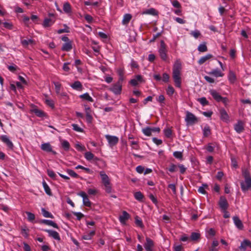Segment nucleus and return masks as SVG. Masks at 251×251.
Segmentation results:
<instances>
[{"label":"nucleus","instance_id":"nucleus-35","mask_svg":"<svg viewBox=\"0 0 251 251\" xmlns=\"http://www.w3.org/2000/svg\"><path fill=\"white\" fill-rule=\"evenodd\" d=\"M21 44L24 47H27L28 45L32 44L34 41L31 39L28 40H21Z\"/></svg>","mask_w":251,"mask_h":251},{"label":"nucleus","instance_id":"nucleus-18","mask_svg":"<svg viewBox=\"0 0 251 251\" xmlns=\"http://www.w3.org/2000/svg\"><path fill=\"white\" fill-rule=\"evenodd\" d=\"M234 129L238 133H240L244 130L243 123L241 121H239L234 125Z\"/></svg>","mask_w":251,"mask_h":251},{"label":"nucleus","instance_id":"nucleus-19","mask_svg":"<svg viewBox=\"0 0 251 251\" xmlns=\"http://www.w3.org/2000/svg\"><path fill=\"white\" fill-rule=\"evenodd\" d=\"M129 214L126 211H124L122 215L119 217V220L122 224H125L126 221L129 218Z\"/></svg>","mask_w":251,"mask_h":251},{"label":"nucleus","instance_id":"nucleus-15","mask_svg":"<svg viewBox=\"0 0 251 251\" xmlns=\"http://www.w3.org/2000/svg\"><path fill=\"white\" fill-rule=\"evenodd\" d=\"M45 231L49 233V236L58 241L60 240V236L57 231L50 229H45Z\"/></svg>","mask_w":251,"mask_h":251},{"label":"nucleus","instance_id":"nucleus-23","mask_svg":"<svg viewBox=\"0 0 251 251\" xmlns=\"http://www.w3.org/2000/svg\"><path fill=\"white\" fill-rule=\"evenodd\" d=\"M247 247H249L251 248V242L248 240H244L241 244L240 249L243 250L245 251Z\"/></svg>","mask_w":251,"mask_h":251},{"label":"nucleus","instance_id":"nucleus-33","mask_svg":"<svg viewBox=\"0 0 251 251\" xmlns=\"http://www.w3.org/2000/svg\"><path fill=\"white\" fill-rule=\"evenodd\" d=\"M42 214H43V216L46 218H50L51 219L54 218V216L53 215L49 212V211H47L45 208H42L41 209Z\"/></svg>","mask_w":251,"mask_h":251},{"label":"nucleus","instance_id":"nucleus-57","mask_svg":"<svg viewBox=\"0 0 251 251\" xmlns=\"http://www.w3.org/2000/svg\"><path fill=\"white\" fill-rule=\"evenodd\" d=\"M105 190L108 193H110L112 192V188L111 186L110 183L104 184Z\"/></svg>","mask_w":251,"mask_h":251},{"label":"nucleus","instance_id":"nucleus-5","mask_svg":"<svg viewBox=\"0 0 251 251\" xmlns=\"http://www.w3.org/2000/svg\"><path fill=\"white\" fill-rule=\"evenodd\" d=\"M123 81L118 80V81L114 84L112 87L110 88V90L113 92L115 94H120L122 91Z\"/></svg>","mask_w":251,"mask_h":251},{"label":"nucleus","instance_id":"nucleus-50","mask_svg":"<svg viewBox=\"0 0 251 251\" xmlns=\"http://www.w3.org/2000/svg\"><path fill=\"white\" fill-rule=\"evenodd\" d=\"M67 172L71 176L74 178H78L79 176L78 175L72 170L67 169Z\"/></svg>","mask_w":251,"mask_h":251},{"label":"nucleus","instance_id":"nucleus-20","mask_svg":"<svg viewBox=\"0 0 251 251\" xmlns=\"http://www.w3.org/2000/svg\"><path fill=\"white\" fill-rule=\"evenodd\" d=\"M40 223L51 226L55 228H58V225L55 223L51 220H42L40 221Z\"/></svg>","mask_w":251,"mask_h":251},{"label":"nucleus","instance_id":"nucleus-8","mask_svg":"<svg viewBox=\"0 0 251 251\" xmlns=\"http://www.w3.org/2000/svg\"><path fill=\"white\" fill-rule=\"evenodd\" d=\"M105 137L110 146L116 145L119 141V138L115 136L106 135Z\"/></svg>","mask_w":251,"mask_h":251},{"label":"nucleus","instance_id":"nucleus-46","mask_svg":"<svg viewBox=\"0 0 251 251\" xmlns=\"http://www.w3.org/2000/svg\"><path fill=\"white\" fill-rule=\"evenodd\" d=\"M142 131L143 133L148 136H150L151 135V127H146L142 129Z\"/></svg>","mask_w":251,"mask_h":251},{"label":"nucleus","instance_id":"nucleus-52","mask_svg":"<svg viewBox=\"0 0 251 251\" xmlns=\"http://www.w3.org/2000/svg\"><path fill=\"white\" fill-rule=\"evenodd\" d=\"M73 129L76 131L82 132L83 131V129L80 127L77 124H72Z\"/></svg>","mask_w":251,"mask_h":251},{"label":"nucleus","instance_id":"nucleus-17","mask_svg":"<svg viewBox=\"0 0 251 251\" xmlns=\"http://www.w3.org/2000/svg\"><path fill=\"white\" fill-rule=\"evenodd\" d=\"M233 220L236 226L239 229L242 230L244 228L243 224L238 217L234 216Z\"/></svg>","mask_w":251,"mask_h":251},{"label":"nucleus","instance_id":"nucleus-29","mask_svg":"<svg viewBox=\"0 0 251 251\" xmlns=\"http://www.w3.org/2000/svg\"><path fill=\"white\" fill-rule=\"evenodd\" d=\"M100 175L103 184L110 183L109 177L106 174H105L103 172H101L100 173Z\"/></svg>","mask_w":251,"mask_h":251},{"label":"nucleus","instance_id":"nucleus-56","mask_svg":"<svg viewBox=\"0 0 251 251\" xmlns=\"http://www.w3.org/2000/svg\"><path fill=\"white\" fill-rule=\"evenodd\" d=\"M207 187L208 186L206 184H203L202 186L199 187L198 192L201 194H205L206 193V191H205L204 189L205 188Z\"/></svg>","mask_w":251,"mask_h":251},{"label":"nucleus","instance_id":"nucleus-6","mask_svg":"<svg viewBox=\"0 0 251 251\" xmlns=\"http://www.w3.org/2000/svg\"><path fill=\"white\" fill-rule=\"evenodd\" d=\"M186 113L185 120L188 124L192 125L198 122L197 117L193 113L189 111H186Z\"/></svg>","mask_w":251,"mask_h":251},{"label":"nucleus","instance_id":"nucleus-12","mask_svg":"<svg viewBox=\"0 0 251 251\" xmlns=\"http://www.w3.org/2000/svg\"><path fill=\"white\" fill-rule=\"evenodd\" d=\"M219 112L221 119L224 122H227L229 121V117L226 110L224 108H221L220 109Z\"/></svg>","mask_w":251,"mask_h":251},{"label":"nucleus","instance_id":"nucleus-11","mask_svg":"<svg viewBox=\"0 0 251 251\" xmlns=\"http://www.w3.org/2000/svg\"><path fill=\"white\" fill-rule=\"evenodd\" d=\"M143 81V77L141 75H137L135 77L130 80V84L134 86H137L139 83H141Z\"/></svg>","mask_w":251,"mask_h":251},{"label":"nucleus","instance_id":"nucleus-42","mask_svg":"<svg viewBox=\"0 0 251 251\" xmlns=\"http://www.w3.org/2000/svg\"><path fill=\"white\" fill-rule=\"evenodd\" d=\"M198 50L200 52H205L207 50V47L205 43H203L202 44H201L198 48Z\"/></svg>","mask_w":251,"mask_h":251},{"label":"nucleus","instance_id":"nucleus-24","mask_svg":"<svg viewBox=\"0 0 251 251\" xmlns=\"http://www.w3.org/2000/svg\"><path fill=\"white\" fill-rule=\"evenodd\" d=\"M72 49V42H68L64 43L62 48L61 50L65 51H69Z\"/></svg>","mask_w":251,"mask_h":251},{"label":"nucleus","instance_id":"nucleus-55","mask_svg":"<svg viewBox=\"0 0 251 251\" xmlns=\"http://www.w3.org/2000/svg\"><path fill=\"white\" fill-rule=\"evenodd\" d=\"M168 171L171 173H174L177 170V167L175 164H171L169 168L168 169Z\"/></svg>","mask_w":251,"mask_h":251},{"label":"nucleus","instance_id":"nucleus-62","mask_svg":"<svg viewBox=\"0 0 251 251\" xmlns=\"http://www.w3.org/2000/svg\"><path fill=\"white\" fill-rule=\"evenodd\" d=\"M172 3L173 6L176 8H180L181 7L180 3L177 0H173Z\"/></svg>","mask_w":251,"mask_h":251},{"label":"nucleus","instance_id":"nucleus-13","mask_svg":"<svg viewBox=\"0 0 251 251\" xmlns=\"http://www.w3.org/2000/svg\"><path fill=\"white\" fill-rule=\"evenodd\" d=\"M41 149L42 150H43L45 151H47V152H51L54 154H56V152L52 151L51 146L49 143L42 144L41 145Z\"/></svg>","mask_w":251,"mask_h":251},{"label":"nucleus","instance_id":"nucleus-36","mask_svg":"<svg viewBox=\"0 0 251 251\" xmlns=\"http://www.w3.org/2000/svg\"><path fill=\"white\" fill-rule=\"evenodd\" d=\"M143 14H151L152 15H157V12L156 10L153 8H151L147 10L146 11H145L143 12Z\"/></svg>","mask_w":251,"mask_h":251},{"label":"nucleus","instance_id":"nucleus-49","mask_svg":"<svg viewBox=\"0 0 251 251\" xmlns=\"http://www.w3.org/2000/svg\"><path fill=\"white\" fill-rule=\"evenodd\" d=\"M200 237V234L197 232L192 233L190 238L192 241H196Z\"/></svg>","mask_w":251,"mask_h":251},{"label":"nucleus","instance_id":"nucleus-1","mask_svg":"<svg viewBox=\"0 0 251 251\" xmlns=\"http://www.w3.org/2000/svg\"><path fill=\"white\" fill-rule=\"evenodd\" d=\"M181 70V63L179 60H176L173 68V77L176 87H181L180 71Z\"/></svg>","mask_w":251,"mask_h":251},{"label":"nucleus","instance_id":"nucleus-58","mask_svg":"<svg viewBox=\"0 0 251 251\" xmlns=\"http://www.w3.org/2000/svg\"><path fill=\"white\" fill-rule=\"evenodd\" d=\"M190 34L194 36L195 38H198L200 36L201 33L199 30H196L195 31H192L190 33Z\"/></svg>","mask_w":251,"mask_h":251},{"label":"nucleus","instance_id":"nucleus-30","mask_svg":"<svg viewBox=\"0 0 251 251\" xmlns=\"http://www.w3.org/2000/svg\"><path fill=\"white\" fill-rule=\"evenodd\" d=\"M42 184L46 193L49 196H51L52 193L51 190L45 180L43 181Z\"/></svg>","mask_w":251,"mask_h":251},{"label":"nucleus","instance_id":"nucleus-37","mask_svg":"<svg viewBox=\"0 0 251 251\" xmlns=\"http://www.w3.org/2000/svg\"><path fill=\"white\" fill-rule=\"evenodd\" d=\"M25 213L27 216L28 221L30 222L33 223L35 219V215L33 213L28 211H26Z\"/></svg>","mask_w":251,"mask_h":251},{"label":"nucleus","instance_id":"nucleus-26","mask_svg":"<svg viewBox=\"0 0 251 251\" xmlns=\"http://www.w3.org/2000/svg\"><path fill=\"white\" fill-rule=\"evenodd\" d=\"M209 74L212 75L215 77H222L224 75V74L222 73L220 70L218 69L212 70Z\"/></svg>","mask_w":251,"mask_h":251},{"label":"nucleus","instance_id":"nucleus-54","mask_svg":"<svg viewBox=\"0 0 251 251\" xmlns=\"http://www.w3.org/2000/svg\"><path fill=\"white\" fill-rule=\"evenodd\" d=\"M174 156L177 158L181 160L182 159V153L180 151H175L173 153Z\"/></svg>","mask_w":251,"mask_h":251},{"label":"nucleus","instance_id":"nucleus-27","mask_svg":"<svg viewBox=\"0 0 251 251\" xmlns=\"http://www.w3.org/2000/svg\"><path fill=\"white\" fill-rule=\"evenodd\" d=\"M132 18V15L130 14H126L124 15L122 20V24L127 25Z\"/></svg>","mask_w":251,"mask_h":251},{"label":"nucleus","instance_id":"nucleus-22","mask_svg":"<svg viewBox=\"0 0 251 251\" xmlns=\"http://www.w3.org/2000/svg\"><path fill=\"white\" fill-rule=\"evenodd\" d=\"M71 86L73 89L78 91L82 90L83 88L82 85L79 81L74 82V83L71 85Z\"/></svg>","mask_w":251,"mask_h":251},{"label":"nucleus","instance_id":"nucleus-63","mask_svg":"<svg viewBox=\"0 0 251 251\" xmlns=\"http://www.w3.org/2000/svg\"><path fill=\"white\" fill-rule=\"evenodd\" d=\"M152 141L154 143H155L156 145L158 146L162 143V141L161 139H158L157 138L154 137L152 138Z\"/></svg>","mask_w":251,"mask_h":251},{"label":"nucleus","instance_id":"nucleus-48","mask_svg":"<svg viewBox=\"0 0 251 251\" xmlns=\"http://www.w3.org/2000/svg\"><path fill=\"white\" fill-rule=\"evenodd\" d=\"M55 86V92L57 94H59L60 92V89L61 84L58 82H53Z\"/></svg>","mask_w":251,"mask_h":251},{"label":"nucleus","instance_id":"nucleus-41","mask_svg":"<svg viewBox=\"0 0 251 251\" xmlns=\"http://www.w3.org/2000/svg\"><path fill=\"white\" fill-rule=\"evenodd\" d=\"M134 196L135 199L139 201H142L144 198V195L140 191L135 192L134 194Z\"/></svg>","mask_w":251,"mask_h":251},{"label":"nucleus","instance_id":"nucleus-47","mask_svg":"<svg viewBox=\"0 0 251 251\" xmlns=\"http://www.w3.org/2000/svg\"><path fill=\"white\" fill-rule=\"evenodd\" d=\"M64 26L65 27L64 28L60 29L57 31V33L61 34L63 33H69L70 32L69 27L66 25H64Z\"/></svg>","mask_w":251,"mask_h":251},{"label":"nucleus","instance_id":"nucleus-3","mask_svg":"<svg viewBox=\"0 0 251 251\" xmlns=\"http://www.w3.org/2000/svg\"><path fill=\"white\" fill-rule=\"evenodd\" d=\"M158 52L162 60L164 61L168 60L167 47L163 40L160 41V46L158 50Z\"/></svg>","mask_w":251,"mask_h":251},{"label":"nucleus","instance_id":"nucleus-43","mask_svg":"<svg viewBox=\"0 0 251 251\" xmlns=\"http://www.w3.org/2000/svg\"><path fill=\"white\" fill-rule=\"evenodd\" d=\"M84 157L88 161H91L94 158V155L90 151L86 152L84 154Z\"/></svg>","mask_w":251,"mask_h":251},{"label":"nucleus","instance_id":"nucleus-64","mask_svg":"<svg viewBox=\"0 0 251 251\" xmlns=\"http://www.w3.org/2000/svg\"><path fill=\"white\" fill-rule=\"evenodd\" d=\"M136 170L138 173L142 174L144 172L145 168L142 166L139 165L136 168Z\"/></svg>","mask_w":251,"mask_h":251},{"label":"nucleus","instance_id":"nucleus-16","mask_svg":"<svg viewBox=\"0 0 251 251\" xmlns=\"http://www.w3.org/2000/svg\"><path fill=\"white\" fill-rule=\"evenodd\" d=\"M31 111L34 113L37 117L43 118L46 117V114L42 110L38 109L36 107L33 108Z\"/></svg>","mask_w":251,"mask_h":251},{"label":"nucleus","instance_id":"nucleus-44","mask_svg":"<svg viewBox=\"0 0 251 251\" xmlns=\"http://www.w3.org/2000/svg\"><path fill=\"white\" fill-rule=\"evenodd\" d=\"M198 101L202 105L205 106L209 104L208 101L206 100L205 97H202L199 98Z\"/></svg>","mask_w":251,"mask_h":251},{"label":"nucleus","instance_id":"nucleus-45","mask_svg":"<svg viewBox=\"0 0 251 251\" xmlns=\"http://www.w3.org/2000/svg\"><path fill=\"white\" fill-rule=\"evenodd\" d=\"M163 132H164L165 136L167 138H170L172 137V130L170 128H165L164 129Z\"/></svg>","mask_w":251,"mask_h":251},{"label":"nucleus","instance_id":"nucleus-59","mask_svg":"<svg viewBox=\"0 0 251 251\" xmlns=\"http://www.w3.org/2000/svg\"><path fill=\"white\" fill-rule=\"evenodd\" d=\"M47 173H48V176L50 177H51L53 179L55 178L56 175L55 173L52 170H48Z\"/></svg>","mask_w":251,"mask_h":251},{"label":"nucleus","instance_id":"nucleus-2","mask_svg":"<svg viewBox=\"0 0 251 251\" xmlns=\"http://www.w3.org/2000/svg\"><path fill=\"white\" fill-rule=\"evenodd\" d=\"M245 181L241 182V188L243 192H246L251 188V177L249 171L247 169L242 171Z\"/></svg>","mask_w":251,"mask_h":251},{"label":"nucleus","instance_id":"nucleus-21","mask_svg":"<svg viewBox=\"0 0 251 251\" xmlns=\"http://www.w3.org/2000/svg\"><path fill=\"white\" fill-rule=\"evenodd\" d=\"M54 22L55 20L50 18H45L42 25L44 27H48L50 26Z\"/></svg>","mask_w":251,"mask_h":251},{"label":"nucleus","instance_id":"nucleus-25","mask_svg":"<svg viewBox=\"0 0 251 251\" xmlns=\"http://www.w3.org/2000/svg\"><path fill=\"white\" fill-rule=\"evenodd\" d=\"M63 10L64 12L67 14L72 13V8L71 4L68 2H66L63 4Z\"/></svg>","mask_w":251,"mask_h":251},{"label":"nucleus","instance_id":"nucleus-4","mask_svg":"<svg viewBox=\"0 0 251 251\" xmlns=\"http://www.w3.org/2000/svg\"><path fill=\"white\" fill-rule=\"evenodd\" d=\"M210 95L217 102H222L226 106L229 100L226 97H223L215 90H211L209 91Z\"/></svg>","mask_w":251,"mask_h":251},{"label":"nucleus","instance_id":"nucleus-9","mask_svg":"<svg viewBox=\"0 0 251 251\" xmlns=\"http://www.w3.org/2000/svg\"><path fill=\"white\" fill-rule=\"evenodd\" d=\"M219 205L222 210H227L228 207V203L226 199L224 197H221L219 201Z\"/></svg>","mask_w":251,"mask_h":251},{"label":"nucleus","instance_id":"nucleus-61","mask_svg":"<svg viewBox=\"0 0 251 251\" xmlns=\"http://www.w3.org/2000/svg\"><path fill=\"white\" fill-rule=\"evenodd\" d=\"M73 214L76 217L78 220H80L84 217V215L81 212H73Z\"/></svg>","mask_w":251,"mask_h":251},{"label":"nucleus","instance_id":"nucleus-31","mask_svg":"<svg viewBox=\"0 0 251 251\" xmlns=\"http://www.w3.org/2000/svg\"><path fill=\"white\" fill-rule=\"evenodd\" d=\"M228 77V80L231 83H234L236 80V77L235 73L231 71H229Z\"/></svg>","mask_w":251,"mask_h":251},{"label":"nucleus","instance_id":"nucleus-34","mask_svg":"<svg viewBox=\"0 0 251 251\" xmlns=\"http://www.w3.org/2000/svg\"><path fill=\"white\" fill-rule=\"evenodd\" d=\"M79 97L83 100H86L88 101L93 102L94 100L93 98L90 96L88 93H86L79 96Z\"/></svg>","mask_w":251,"mask_h":251},{"label":"nucleus","instance_id":"nucleus-14","mask_svg":"<svg viewBox=\"0 0 251 251\" xmlns=\"http://www.w3.org/2000/svg\"><path fill=\"white\" fill-rule=\"evenodd\" d=\"M146 242L144 245V247L145 248L146 251H152L151 248L154 245L153 241L151 239H150L148 237L146 238Z\"/></svg>","mask_w":251,"mask_h":251},{"label":"nucleus","instance_id":"nucleus-10","mask_svg":"<svg viewBox=\"0 0 251 251\" xmlns=\"http://www.w3.org/2000/svg\"><path fill=\"white\" fill-rule=\"evenodd\" d=\"M0 140L2 142L5 143L6 146L10 149H13L14 145L12 142L9 140L7 135H2L0 137Z\"/></svg>","mask_w":251,"mask_h":251},{"label":"nucleus","instance_id":"nucleus-40","mask_svg":"<svg viewBox=\"0 0 251 251\" xmlns=\"http://www.w3.org/2000/svg\"><path fill=\"white\" fill-rule=\"evenodd\" d=\"M118 74L119 76L118 80L123 81L124 80V71L123 69L120 68L117 71Z\"/></svg>","mask_w":251,"mask_h":251},{"label":"nucleus","instance_id":"nucleus-60","mask_svg":"<svg viewBox=\"0 0 251 251\" xmlns=\"http://www.w3.org/2000/svg\"><path fill=\"white\" fill-rule=\"evenodd\" d=\"M149 197L153 203H154L155 204H157L158 201L157 199L153 196L152 194H150L149 195Z\"/></svg>","mask_w":251,"mask_h":251},{"label":"nucleus","instance_id":"nucleus-39","mask_svg":"<svg viewBox=\"0 0 251 251\" xmlns=\"http://www.w3.org/2000/svg\"><path fill=\"white\" fill-rule=\"evenodd\" d=\"M95 231H92L90 232L87 233L85 235H83L82 239L84 240H90L91 239L92 237L95 235Z\"/></svg>","mask_w":251,"mask_h":251},{"label":"nucleus","instance_id":"nucleus-7","mask_svg":"<svg viewBox=\"0 0 251 251\" xmlns=\"http://www.w3.org/2000/svg\"><path fill=\"white\" fill-rule=\"evenodd\" d=\"M77 195L82 198L83 203L84 205H85V206H87V207H91V206L92 205V203L89 201L87 195L84 192H83V191L80 192L79 193H78L77 194Z\"/></svg>","mask_w":251,"mask_h":251},{"label":"nucleus","instance_id":"nucleus-32","mask_svg":"<svg viewBox=\"0 0 251 251\" xmlns=\"http://www.w3.org/2000/svg\"><path fill=\"white\" fill-rule=\"evenodd\" d=\"M211 129L208 125L204 126L203 129V135L204 137H207L211 134Z\"/></svg>","mask_w":251,"mask_h":251},{"label":"nucleus","instance_id":"nucleus-28","mask_svg":"<svg viewBox=\"0 0 251 251\" xmlns=\"http://www.w3.org/2000/svg\"><path fill=\"white\" fill-rule=\"evenodd\" d=\"M212 55L211 54H207L204 56L201 57L198 61V63L201 65L205 62L207 60L212 57Z\"/></svg>","mask_w":251,"mask_h":251},{"label":"nucleus","instance_id":"nucleus-38","mask_svg":"<svg viewBox=\"0 0 251 251\" xmlns=\"http://www.w3.org/2000/svg\"><path fill=\"white\" fill-rule=\"evenodd\" d=\"M61 145L65 151H68L70 149V145L68 141L66 140H62Z\"/></svg>","mask_w":251,"mask_h":251},{"label":"nucleus","instance_id":"nucleus-51","mask_svg":"<svg viewBox=\"0 0 251 251\" xmlns=\"http://www.w3.org/2000/svg\"><path fill=\"white\" fill-rule=\"evenodd\" d=\"M135 224L137 226H138L140 227H144V225H143L142 220L140 218H139L138 216H136L135 217Z\"/></svg>","mask_w":251,"mask_h":251},{"label":"nucleus","instance_id":"nucleus-53","mask_svg":"<svg viewBox=\"0 0 251 251\" xmlns=\"http://www.w3.org/2000/svg\"><path fill=\"white\" fill-rule=\"evenodd\" d=\"M166 91H167V94L169 96H171L174 93L175 90L172 86L170 85L168 87V88H167Z\"/></svg>","mask_w":251,"mask_h":251}]
</instances>
